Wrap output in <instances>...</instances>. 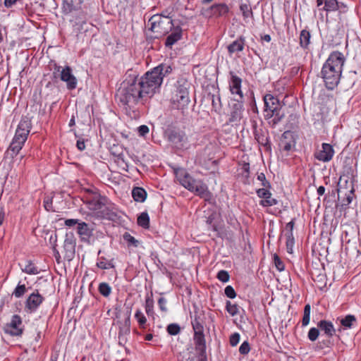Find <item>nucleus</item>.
Here are the masks:
<instances>
[{
	"label": "nucleus",
	"mask_w": 361,
	"mask_h": 361,
	"mask_svg": "<svg viewBox=\"0 0 361 361\" xmlns=\"http://www.w3.org/2000/svg\"><path fill=\"white\" fill-rule=\"evenodd\" d=\"M173 67L169 63H161L142 76L129 75L118 90L119 102L127 109L134 111L138 105H145L160 91L164 78L170 75Z\"/></svg>",
	"instance_id": "nucleus-1"
},
{
	"label": "nucleus",
	"mask_w": 361,
	"mask_h": 361,
	"mask_svg": "<svg viewBox=\"0 0 361 361\" xmlns=\"http://www.w3.org/2000/svg\"><path fill=\"white\" fill-rule=\"evenodd\" d=\"M345 61L343 54L338 51H334L329 54L323 64L321 77L328 90H333L338 86Z\"/></svg>",
	"instance_id": "nucleus-2"
},
{
	"label": "nucleus",
	"mask_w": 361,
	"mask_h": 361,
	"mask_svg": "<svg viewBox=\"0 0 361 361\" xmlns=\"http://www.w3.org/2000/svg\"><path fill=\"white\" fill-rule=\"evenodd\" d=\"M179 183L187 190L195 192L201 198L208 200L212 197L207 185L201 180L193 178L187 171L180 169L176 172Z\"/></svg>",
	"instance_id": "nucleus-3"
},
{
	"label": "nucleus",
	"mask_w": 361,
	"mask_h": 361,
	"mask_svg": "<svg viewBox=\"0 0 361 361\" xmlns=\"http://www.w3.org/2000/svg\"><path fill=\"white\" fill-rule=\"evenodd\" d=\"M190 82L184 77L179 78L174 85V90L171 98L173 107L177 109L183 110L188 107L190 99L189 90Z\"/></svg>",
	"instance_id": "nucleus-4"
},
{
	"label": "nucleus",
	"mask_w": 361,
	"mask_h": 361,
	"mask_svg": "<svg viewBox=\"0 0 361 361\" xmlns=\"http://www.w3.org/2000/svg\"><path fill=\"white\" fill-rule=\"evenodd\" d=\"M149 23L151 24L149 30L157 34V38L169 34L174 27L173 20L169 16L154 15Z\"/></svg>",
	"instance_id": "nucleus-5"
},
{
	"label": "nucleus",
	"mask_w": 361,
	"mask_h": 361,
	"mask_svg": "<svg viewBox=\"0 0 361 361\" xmlns=\"http://www.w3.org/2000/svg\"><path fill=\"white\" fill-rule=\"evenodd\" d=\"M165 137L171 146L177 149H185L188 147V136L180 129L169 128L165 131Z\"/></svg>",
	"instance_id": "nucleus-6"
},
{
	"label": "nucleus",
	"mask_w": 361,
	"mask_h": 361,
	"mask_svg": "<svg viewBox=\"0 0 361 361\" xmlns=\"http://www.w3.org/2000/svg\"><path fill=\"white\" fill-rule=\"evenodd\" d=\"M244 99L234 98L230 105V114L228 123L238 125L243 118L244 111Z\"/></svg>",
	"instance_id": "nucleus-7"
},
{
	"label": "nucleus",
	"mask_w": 361,
	"mask_h": 361,
	"mask_svg": "<svg viewBox=\"0 0 361 361\" xmlns=\"http://www.w3.org/2000/svg\"><path fill=\"white\" fill-rule=\"evenodd\" d=\"M4 331L5 334L11 336H21L24 331V326L20 316L13 314L11 322L4 326Z\"/></svg>",
	"instance_id": "nucleus-8"
},
{
	"label": "nucleus",
	"mask_w": 361,
	"mask_h": 361,
	"mask_svg": "<svg viewBox=\"0 0 361 361\" xmlns=\"http://www.w3.org/2000/svg\"><path fill=\"white\" fill-rule=\"evenodd\" d=\"M106 199L105 196H102L99 193H94L92 194V197H86L83 202L87 208L98 217V214H100V211L104 207Z\"/></svg>",
	"instance_id": "nucleus-9"
},
{
	"label": "nucleus",
	"mask_w": 361,
	"mask_h": 361,
	"mask_svg": "<svg viewBox=\"0 0 361 361\" xmlns=\"http://www.w3.org/2000/svg\"><path fill=\"white\" fill-rule=\"evenodd\" d=\"M316 2L318 7L324 4L320 10L326 12L338 11L339 14H342L345 13L348 9L345 4L338 0H317Z\"/></svg>",
	"instance_id": "nucleus-10"
},
{
	"label": "nucleus",
	"mask_w": 361,
	"mask_h": 361,
	"mask_svg": "<svg viewBox=\"0 0 361 361\" xmlns=\"http://www.w3.org/2000/svg\"><path fill=\"white\" fill-rule=\"evenodd\" d=\"M76 240L73 232L66 233L63 245L64 258L71 261L75 256Z\"/></svg>",
	"instance_id": "nucleus-11"
},
{
	"label": "nucleus",
	"mask_w": 361,
	"mask_h": 361,
	"mask_svg": "<svg viewBox=\"0 0 361 361\" xmlns=\"http://www.w3.org/2000/svg\"><path fill=\"white\" fill-rule=\"evenodd\" d=\"M44 300V298L39 294V290L37 289L35 290L25 300V312L27 313L35 312Z\"/></svg>",
	"instance_id": "nucleus-12"
},
{
	"label": "nucleus",
	"mask_w": 361,
	"mask_h": 361,
	"mask_svg": "<svg viewBox=\"0 0 361 361\" xmlns=\"http://www.w3.org/2000/svg\"><path fill=\"white\" fill-rule=\"evenodd\" d=\"M263 100L264 102V114H270L275 111H280L282 109L283 104L280 102L277 97L271 94H266Z\"/></svg>",
	"instance_id": "nucleus-13"
},
{
	"label": "nucleus",
	"mask_w": 361,
	"mask_h": 361,
	"mask_svg": "<svg viewBox=\"0 0 361 361\" xmlns=\"http://www.w3.org/2000/svg\"><path fill=\"white\" fill-rule=\"evenodd\" d=\"M27 139V137H25L24 135L15 133L12 142L6 152V156L10 157L11 158H13L17 156L23 148Z\"/></svg>",
	"instance_id": "nucleus-14"
},
{
	"label": "nucleus",
	"mask_w": 361,
	"mask_h": 361,
	"mask_svg": "<svg viewBox=\"0 0 361 361\" xmlns=\"http://www.w3.org/2000/svg\"><path fill=\"white\" fill-rule=\"evenodd\" d=\"M252 128L255 140L259 145L264 147L266 150L271 151V143L267 130L259 128L256 122L252 125Z\"/></svg>",
	"instance_id": "nucleus-15"
},
{
	"label": "nucleus",
	"mask_w": 361,
	"mask_h": 361,
	"mask_svg": "<svg viewBox=\"0 0 361 361\" xmlns=\"http://www.w3.org/2000/svg\"><path fill=\"white\" fill-rule=\"evenodd\" d=\"M94 230V224H87L84 221H80L77 226V233L80 240L87 244H90V238L93 235Z\"/></svg>",
	"instance_id": "nucleus-16"
},
{
	"label": "nucleus",
	"mask_w": 361,
	"mask_h": 361,
	"mask_svg": "<svg viewBox=\"0 0 361 361\" xmlns=\"http://www.w3.org/2000/svg\"><path fill=\"white\" fill-rule=\"evenodd\" d=\"M230 80L228 81L229 90L232 94H235L238 97L244 99V95L241 90L242 79L235 75L233 71L229 72Z\"/></svg>",
	"instance_id": "nucleus-17"
},
{
	"label": "nucleus",
	"mask_w": 361,
	"mask_h": 361,
	"mask_svg": "<svg viewBox=\"0 0 361 361\" xmlns=\"http://www.w3.org/2000/svg\"><path fill=\"white\" fill-rule=\"evenodd\" d=\"M60 78L66 83L67 88L70 90L77 87L78 80L72 73V68L66 66L61 71Z\"/></svg>",
	"instance_id": "nucleus-18"
},
{
	"label": "nucleus",
	"mask_w": 361,
	"mask_h": 361,
	"mask_svg": "<svg viewBox=\"0 0 361 361\" xmlns=\"http://www.w3.org/2000/svg\"><path fill=\"white\" fill-rule=\"evenodd\" d=\"M334 150L333 147L328 143L322 145V149L314 153V157L319 161L323 162L329 161L334 157Z\"/></svg>",
	"instance_id": "nucleus-19"
},
{
	"label": "nucleus",
	"mask_w": 361,
	"mask_h": 361,
	"mask_svg": "<svg viewBox=\"0 0 361 361\" xmlns=\"http://www.w3.org/2000/svg\"><path fill=\"white\" fill-rule=\"evenodd\" d=\"M98 217L109 220H114L117 217L116 209L108 199L105 202L104 207L100 211V214H98Z\"/></svg>",
	"instance_id": "nucleus-20"
},
{
	"label": "nucleus",
	"mask_w": 361,
	"mask_h": 361,
	"mask_svg": "<svg viewBox=\"0 0 361 361\" xmlns=\"http://www.w3.org/2000/svg\"><path fill=\"white\" fill-rule=\"evenodd\" d=\"M171 33L167 36L165 41V46L171 48L172 46L182 38L183 30L180 26H174L171 31Z\"/></svg>",
	"instance_id": "nucleus-21"
},
{
	"label": "nucleus",
	"mask_w": 361,
	"mask_h": 361,
	"mask_svg": "<svg viewBox=\"0 0 361 361\" xmlns=\"http://www.w3.org/2000/svg\"><path fill=\"white\" fill-rule=\"evenodd\" d=\"M32 128L31 119L28 116H22L16 130V134H20L27 137Z\"/></svg>",
	"instance_id": "nucleus-22"
},
{
	"label": "nucleus",
	"mask_w": 361,
	"mask_h": 361,
	"mask_svg": "<svg viewBox=\"0 0 361 361\" xmlns=\"http://www.w3.org/2000/svg\"><path fill=\"white\" fill-rule=\"evenodd\" d=\"M266 120L269 121V125L274 128H276L285 118V112L283 109L280 111H275L270 114H264Z\"/></svg>",
	"instance_id": "nucleus-23"
},
{
	"label": "nucleus",
	"mask_w": 361,
	"mask_h": 361,
	"mask_svg": "<svg viewBox=\"0 0 361 361\" xmlns=\"http://www.w3.org/2000/svg\"><path fill=\"white\" fill-rule=\"evenodd\" d=\"M194 341L196 350L199 351L200 357H204L206 355V341L204 331L194 332Z\"/></svg>",
	"instance_id": "nucleus-24"
},
{
	"label": "nucleus",
	"mask_w": 361,
	"mask_h": 361,
	"mask_svg": "<svg viewBox=\"0 0 361 361\" xmlns=\"http://www.w3.org/2000/svg\"><path fill=\"white\" fill-rule=\"evenodd\" d=\"M317 327L321 331L324 333L328 338H331L336 334V329L333 323L327 320H321L317 323Z\"/></svg>",
	"instance_id": "nucleus-25"
},
{
	"label": "nucleus",
	"mask_w": 361,
	"mask_h": 361,
	"mask_svg": "<svg viewBox=\"0 0 361 361\" xmlns=\"http://www.w3.org/2000/svg\"><path fill=\"white\" fill-rule=\"evenodd\" d=\"M245 44V37L240 36L236 40L233 41L227 47L228 52L230 55L235 52L242 51Z\"/></svg>",
	"instance_id": "nucleus-26"
},
{
	"label": "nucleus",
	"mask_w": 361,
	"mask_h": 361,
	"mask_svg": "<svg viewBox=\"0 0 361 361\" xmlns=\"http://www.w3.org/2000/svg\"><path fill=\"white\" fill-rule=\"evenodd\" d=\"M212 14L216 16H222L227 14L229 11V8L226 4H216L210 7Z\"/></svg>",
	"instance_id": "nucleus-27"
},
{
	"label": "nucleus",
	"mask_w": 361,
	"mask_h": 361,
	"mask_svg": "<svg viewBox=\"0 0 361 361\" xmlns=\"http://www.w3.org/2000/svg\"><path fill=\"white\" fill-rule=\"evenodd\" d=\"M147 196L146 190L141 187H135L132 190V197L135 202H144Z\"/></svg>",
	"instance_id": "nucleus-28"
},
{
	"label": "nucleus",
	"mask_w": 361,
	"mask_h": 361,
	"mask_svg": "<svg viewBox=\"0 0 361 361\" xmlns=\"http://www.w3.org/2000/svg\"><path fill=\"white\" fill-rule=\"evenodd\" d=\"M337 320H339L341 324V327L338 329V331L341 332V327H343L344 329H350L353 326V323L355 322L356 318L354 315L348 314L345 317H338Z\"/></svg>",
	"instance_id": "nucleus-29"
},
{
	"label": "nucleus",
	"mask_w": 361,
	"mask_h": 361,
	"mask_svg": "<svg viewBox=\"0 0 361 361\" xmlns=\"http://www.w3.org/2000/svg\"><path fill=\"white\" fill-rule=\"evenodd\" d=\"M82 0H63V8L65 12L70 13L80 7Z\"/></svg>",
	"instance_id": "nucleus-30"
},
{
	"label": "nucleus",
	"mask_w": 361,
	"mask_h": 361,
	"mask_svg": "<svg viewBox=\"0 0 361 361\" xmlns=\"http://www.w3.org/2000/svg\"><path fill=\"white\" fill-rule=\"evenodd\" d=\"M191 324L194 332L204 331V326L202 324V319L197 312H195L193 317L191 316Z\"/></svg>",
	"instance_id": "nucleus-31"
},
{
	"label": "nucleus",
	"mask_w": 361,
	"mask_h": 361,
	"mask_svg": "<svg viewBox=\"0 0 361 361\" xmlns=\"http://www.w3.org/2000/svg\"><path fill=\"white\" fill-rule=\"evenodd\" d=\"M19 265L21 267L22 271L27 274L35 275L39 273L38 267H36L31 260L26 261L25 264L23 267L20 264Z\"/></svg>",
	"instance_id": "nucleus-32"
},
{
	"label": "nucleus",
	"mask_w": 361,
	"mask_h": 361,
	"mask_svg": "<svg viewBox=\"0 0 361 361\" xmlns=\"http://www.w3.org/2000/svg\"><path fill=\"white\" fill-rule=\"evenodd\" d=\"M311 35L307 30H302L300 34V45L303 49H307L310 44Z\"/></svg>",
	"instance_id": "nucleus-33"
},
{
	"label": "nucleus",
	"mask_w": 361,
	"mask_h": 361,
	"mask_svg": "<svg viewBox=\"0 0 361 361\" xmlns=\"http://www.w3.org/2000/svg\"><path fill=\"white\" fill-rule=\"evenodd\" d=\"M354 195V190L348 191V193L345 195V197L342 200L340 204H337L336 207L338 208L341 211L345 210L348 208V206L352 202Z\"/></svg>",
	"instance_id": "nucleus-34"
},
{
	"label": "nucleus",
	"mask_w": 361,
	"mask_h": 361,
	"mask_svg": "<svg viewBox=\"0 0 361 361\" xmlns=\"http://www.w3.org/2000/svg\"><path fill=\"white\" fill-rule=\"evenodd\" d=\"M137 224L144 228H148L149 227V216L147 212H142L137 217Z\"/></svg>",
	"instance_id": "nucleus-35"
},
{
	"label": "nucleus",
	"mask_w": 361,
	"mask_h": 361,
	"mask_svg": "<svg viewBox=\"0 0 361 361\" xmlns=\"http://www.w3.org/2000/svg\"><path fill=\"white\" fill-rule=\"evenodd\" d=\"M240 11H241L244 19L253 17L252 8L248 4H240Z\"/></svg>",
	"instance_id": "nucleus-36"
},
{
	"label": "nucleus",
	"mask_w": 361,
	"mask_h": 361,
	"mask_svg": "<svg viewBox=\"0 0 361 361\" xmlns=\"http://www.w3.org/2000/svg\"><path fill=\"white\" fill-rule=\"evenodd\" d=\"M99 293L104 297H109L111 293V288L109 283L106 282L100 283L98 287Z\"/></svg>",
	"instance_id": "nucleus-37"
},
{
	"label": "nucleus",
	"mask_w": 361,
	"mask_h": 361,
	"mask_svg": "<svg viewBox=\"0 0 361 361\" xmlns=\"http://www.w3.org/2000/svg\"><path fill=\"white\" fill-rule=\"evenodd\" d=\"M97 267L101 269H109L114 268V264L112 260L106 261L105 257H100L99 261L97 262Z\"/></svg>",
	"instance_id": "nucleus-38"
},
{
	"label": "nucleus",
	"mask_w": 361,
	"mask_h": 361,
	"mask_svg": "<svg viewBox=\"0 0 361 361\" xmlns=\"http://www.w3.org/2000/svg\"><path fill=\"white\" fill-rule=\"evenodd\" d=\"M239 308L237 304H232L229 300L226 302V310L233 317L239 314Z\"/></svg>",
	"instance_id": "nucleus-39"
},
{
	"label": "nucleus",
	"mask_w": 361,
	"mask_h": 361,
	"mask_svg": "<svg viewBox=\"0 0 361 361\" xmlns=\"http://www.w3.org/2000/svg\"><path fill=\"white\" fill-rule=\"evenodd\" d=\"M310 313H311V306L310 304L305 305L304 307L303 317L302 320V325L303 326H306L309 324L310 321Z\"/></svg>",
	"instance_id": "nucleus-40"
},
{
	"label": "nucleus",
	"mask_w": 361,
	"mask_h": 361,
	"mask_svg": "<svg viewBox=\"0 0 361 361\" xmlns=\"http://www.w3.org/2000/svg\"><path fill=\"white\" fill-rule=\"evenodd\" d=\"M26 291L27 288L25 285L20 284V282H19L13 292V295H14L16 298H20L24 295Z\"/></svg>",
	"instance_id": "nucleus-41"
},
{
	"label": "nucleus",
	"mask_w": 361,
	"mask_h": 361,
	"mask_svg": "<svg viewBox=\"0 0 361 361\" xmlns=\"http://www.w3.org/2000/svg\"><path fill=\"white\" fill-rule=\"evenodd\" d=\"M286 237V249L288 253H292L293 247L294 245V237L293 234L290 232H286L285 234Z\"/></svg>",
	"instance_id": "nucleus-42"
},
{
	"label": "nucleus",
	"mask_w": 361,
	"mask_h": 361,
	"mask_svg": "<svg viewBox=\"0 0 361 361\" xmlns=\"http://www.w3.org/2000/svg\"><path fill=\"white\" fill-rule=\"evenodd\" d=\"M167 333L171 336H176L180 332V326L176 323H172L166 327Z\"/></svg>",
	"instance_id": "nucleus-43"
},
{
	"label": "nucleus",
	"mask_w": 361,
	"mask_h": 361,
	"mask_svg": "<svg viewBox=\"0 0 361 361\" xmlns=\"http://www.w3.org/2000/svg\"><path fill=\"white\" fill-rule=\"evenodd\" d=\"M135 317L137 319L140 328H145L147 319L140 310H137L135 314Z\"/></svg>",
	"instance_id": "nucleus-44"
},
{
	"label": "nucleus",
	"mask_w": 361,
	"mask_h": 361,
	"mask_svg": "<svg viewBox=\"0 0 361 361\" xmlns=\"http://www.w3.org/2000/svg\"><path fill=\"white\" fill-rule=\"evenodd\" d=\"M145 311L148 316L154 315V301L149 297H147L145 300Z\"/></svg>",
	"instance_id": "nucleus-45"
},
{
	"label": "nucleus",
	"mask_w": 361,
	"mask_h": 361,
	"mask_svg": "<svg viewBox=\"0 0 361 361\" xmlns=\"http://www.w3.org/2000/svg\"><path fill=\"white\" fill-rule=\"evenodd\" d=\"M212 108L213 109L216 111V112H219L220 111V110L221 109V98L219 97V95H212Z\"/></svg>",
	"instance_id": "nucleus-46"
},
{
	"label": "nucleus",
	"mask_w": 361,
	"mask_h": 361,
	"mask_svg": "<svg viewBox=\"0 0 361 361\" xmlns=\"http://www.w3.org/2000/svg\"><path fill=\"white\" fill-rule=\"evenodd\" d=\"M278 204V200L275 198H271V195H269L268 198L262 200L259 204L264 207H271Z\"/></svg>",
	"instance_id": "nucleus-47"
},
{
	"label": "nucleus",
	"mask_w": 361,
	"mask_h": 361,
	"mask_svg": "<svg viewBox=\"0 0 361 361\" xmlns=\"http://www.w3.org/2000/svg\"><path fill=\"white\" fill-rule=\"evenodd\" d=\"M278 204V200L275 198H271V195H269L268 198L262 200L259 204L264 207H271Z\"/></svg>",
	"instance_id": "nucleus-48"
},
{
	"label": "nucleus",
	"mask_w": 361,
	"mask_h": 361,
	"mask_svg": "<svg viewBox=\"0 0 361 361\" xmlns=\"http://www.w3.org/2000/svg\"><path fill=\"white\" fill-rule=\"evenodd\" d=\"M319 335V329L316 327H312L309 330L307 334V337L310 341H315Z\"/></svg>",
	"instance_id": "nucleus-49"
},
{
	"label": "nucleus",
	"mask_w": 361,
	"mask_h": 361,
	"mask_svg": "<svg viewBox=\"0 0 361 361\" xmlns=\"http://www.w3.org/2000/svg\"><path fill=\"white\" fill-rule=\"evenodd\" d=\"M123 239L129 244V245H133L135 247H137L139 245V241L128 233H126L123 235Z\"/></svg>",
	"instance_id": "nucleus-50"
},
{
	"label": "nucleus",
	"mask_w": 361,
	"mask_h": 361,
	"mask_svg": "<svg viewBox=\"0 0 361 361\" xmlns=\"http://www.w3.org/2000/svg\"><path fill=\"white\" fill-rule=\"evenodd\" d=\"M273 259L277 270L279 271H283L285 269L284 263L276 254L274 255Z\"/></svg>",
	"instance_id": "nucleus-51"
},
{
	"label": "nucleus",
	"mask_w": 361,
	"mask_h": 361,
	"mask_svg": "<svg viewBox=\"0 0 361 361\" xmlns=\"http://www.w3.org/2000/svg\"><path fill=\"white\" fill-rule=\"evenodd\" d=\"M44 207L47 212H55L53 208V200L52 197L47 196L44 197Z\"/></svg>",
	"instance_id": "nucleus-52"
},
{
	"label": "nucleus",
	"mask_w": 361,
	"mask_h": 361,
	"mask_svg": "<svg viewBox=\"0 0 361 361\" xmlns=\"http://www.w3.org/2000/svg\"><path fill=\"white\" fill-rule=\"evenodd\" d=\"M269 189L270 188H263L257 190L256 192L257 196L260 198H262L263 200L265 198H268L269 195H271Z\"/></svg>",
	"instance_id": "nucleus-53"
},
{
	"label": "nucleus",
	"mask_w": 361,
	"mask_h": 361,
	"mask_svg": "<svg viewBox=\"0 0 361 361\" xmlns=\"http://www.w3.org/2000/svg\"><path fill=\"white\" fill-rule=\"evenodd\" d=\"M250 350V343L247 341H245L239 348V353L241 355H245L249 353Z\"/></svg>",
	"instance_id": "nucleus-54"
},
{
	"label": "nucleus",
	"mask_w": 361,
	"mask_h": 361,
	"mask_svg": "<svg viewBox=\"0 0 361 361\" xmlns=\"http://www.w3.org/2000/svg\"><path fill=\"white\" fill-rule=\"evenodd\" d=\"M257 179L262 182V185L264 188H271V183H269V181L267 180L265 174L264 173H259L257 175Z\"/></svg>",
	"instance_id": "nucleus-55"
},
{
	"label": "nucleus",
	"mask_w": 361,
	"mask_h": 361,
	"mask_svg": "<svg viewBox=\"0 0 361 361\" xmlns=\"http://www.w3.org/2000/svg\"><path fill=\"white\" fill-rule=\"evenodd\" d=\"M230 276L227 271L221 270L217 274V279L222 282L228 281Z\"/></svg>",
	"instance_id": "nucleus-56"
},
{
	"label": "nucleus",
	"mask_w": 361,
	"mask_h": 361,
	"mask_svg": "<svg viewBox=\"0 0 361 361\" xmlns=\"http://www.w3.org/2000/svg\"><path fill=\"white\" fill-rule=\"evenodd\" d=\"M224 293L228 298L233 299L236 297V293L233 286H227L224 289Z\"/></svg>",
	"instance_id": "nucleus-57"
},
{
	"label": "nucleus",
	"mask_w": 361,
	"mask_h": 361,
	"mask_svg": "<svg viewBox=\"0 0 361 361\" xmlns=\"http://www.w3.org/2000/svg\"><path fill=\"white\" fill-rule=\"evenodd\" d=\"M166 304L167 300L165 298L161 297L159 298L158 306L161 312H166L168 311Z\"/></svg>",
	"instance_id": "nucleus-58"
},
{
	"label": "nucleus",
	"mask_w": 361,
	"mask_h": 361,
	"mask_svg": "<svg viewBox=\"0 0 361 361\" xmlns=\"http://www.w3.org/2000/svg\"><path fill=\"white\" fill-rule=\"evenodd\" d=\"M240 336L238 333H234L230 336L229 342L231 346H235L240 341Z\"/></svg>",
	"instance_id": "nucleus-59"
},
{
	"label": "nucleus",
	"mask_w": 361,
	"mask_h": 361,
	"mask_svg": "<svg viewBox=\"0 0 361 361\" xmlns=\"http://www.w3.org/2000/svg\"><path fill=\"white\" fill-rule=\"evenodd\" d=\"M149 129L147 126L142 125L137 128V133L140 136L145 137L147 134H148Z\"/></svg>",
	"instance_id": "nucleus-60"
},
{
	"label": "nucleus",
	"mask_w": 361,
	"mask_h": 361,
	"mask_svg": "<svg viewBox=\"0 0 361 361\" xmlns=\"http://www.w3.org/2000/svg\"><path fill=\"white\" fill-rule=\"evenodd\" d=\"M130 333V329L119 326L118 336H128Z\"/></svg>",
	"instance_id": "nucleus-61"
},
{
	"label": "nucleus",
	"mask_w": 361,
	"mask_h": 361,
	"mask_svg": "<svg viewBox=\"0 0 361 361\" xmlns=\"http://www.w3.org/2000/svg\"><path fill=\"white\" fill-rule=\"evenodd\" d=\"M85 195L84 197V200H85L86 197H92V194L94 193H99L96 188H87L85 190Z\"/></svg>",
	"instance_id": "nucleus-62"
},
{
	"label": "nucleus",
	"mask_w": 361,
	"mask_h": 361,
	"mask_svg": "<svg viewBox=\"0 0 361 361\" xmlns=\"http://www.w3.org/2000/svg\"><path fill=\"white\" fill-rule=\"evenodd\" d=\"M80 220L78 219H66L65 221V225L67 226H73L75 224H77L78 226V224H80Z\"/></svg>",
	"instance_id": "nucleus-63"
},
{
	"label": "nucleus",
	"mask_w": 361,
	"mask_h": 361,
	"mask_svg": "<svg viewBox=\"0 0 361 361\" xmlns=\"http://www.w3.org/2000/svg\"><path fill=\"white\" fill-rule=\"evenodd\" d=\"M242 170L243 173H245V176L246 178L249 177L250 174V164L249 163H245L242 167Z\"/></svg>",
	"instance_id": "nucleus-64"
}]
</instances>
